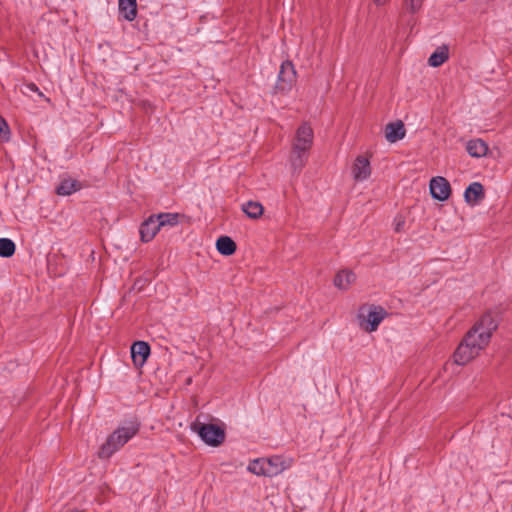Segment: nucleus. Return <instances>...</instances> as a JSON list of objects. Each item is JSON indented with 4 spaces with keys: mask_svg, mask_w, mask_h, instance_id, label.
Masks as SVG:
<instances>
[{
    "mask_svg": "<svg viewBox=\"0 0 512 512\" xmlns=\"http://www.w3.org/2000/svg\"><path fill=\"white\" fill-rule=\"evenodd\" d=\"M406 130L402 121L392 122L386 125L385 138L390 143H395L405 137Z\"/></svg>",
    "mask_w": 512,
    "mask_h": 512,
    "instance_id": "11",
    "label": "nucleus"
},
{
    "mask_svg": "<svg viewBox=\"0 0 512 512\" xmlns=\"http://www.w3.org/2000/svg\"><path fill=\"white\" fill-rule=\"evenodd\" d=\"M430 193L432 197L439 201H445L451 194L450 183L444 177L437 176L430 180Z\"/></svg>",
    "mask_w": 512,
    "mask_h": 512,
    "instance_id": "8",
    "label": "nucleus"
},
{
    "mask_svg": "<svg viewBox=\"0 0 512 512\" xmlns=\"http://www.w3.org/2000/svg\"><path fill=\"white\" fill-rule=\"evenodd\" d=\"M120 14L127 21H133L137 16L136 0H118Z\"/></svg>",
    "mask_w": 512,
    "mask_h": 512,
    "instance_id": "15",
    "label": "nucleus"
},
{
    "mask_svg": "<svg viewBox=\"0 0 512 512\" xmlns=\"http://www.w3.org/2000/svg\"><path fill=\"white\" fill-rule=\"evenodd\" d=\"M313 140L314 132L311 126L308 123L301 124L293 138L289 158L294 173H299L306 165Z\"/></svg>",
    "mask_w": 512,
    "mask_h": 512,
    "instance_id": "2",
    "label": "nucleus"
},
{
    "mask_svg": "<svg viewBox=\"0 0 512 512\" xmlns=\"http://www.w3.org/2000/svg\"><path fill=\"white\" fill-rule=\"evenodd\" d=\"M160 230L157 219L154 216H150L140 227L141 239L144 242H149Z\"/></svg>",
    "mask_w": 512,
    "mask_h": 512,
    "instance_id": "14",
    "label": "nucleus"
},
{
    "mask_svg": "<svg viewBox=\"0 0 512 512\" xmlns=\"http://www.w3.org/2000/svg\"><path fill=\"white\" fill-rule=\"evenodd\" d=\"M465 201L470 205H476L484 198V188L479 182L471 183L464 192Z\"/></svg>",
    "mask_w": 512,
    "mask_h": 512,
    "instance_id": "12",
    "label": "nucleus"
},
{
    "mask_svg": "<svg viewBox=\"0 0 512 512\" xmlns=\"http://www.w3.org/2000/svg\"><path fill=\"white\" fill-rule=\"evenodd\" d=\"M405 225V219L403 216H396L394 219V230L396 232H401Z\"/></svg>",
    "mask_w": 512,
    "mask_h": 512,
    "instance_id": "26",
    "label": "nucleus"
},
{
    "mask_svg": "<svg viewBox=\"0 0 512 512\" xmlns=\"http://www.w3.org/2000/svg\"><path fill=\"white\" fill-rule=\"evenodd\" d=\"M484 327L485 326L482 324V318H481L472 328V329H477L476 344L480 342L479 335L481 334V332L486 330V328H484Z\"/></svg>",
    "mask_w": 512,
    "mask_h": 512,
    "instance_id": "27",
    "label": "nucleus"
},
{
    "mask_svg": "<svg viewBox=\"0 0 512 512\" xmlns=\"http://www.w3.org/2000/svg\"><path fill=\"white\" fill-rule=\"evenodd\" d=\"M355 281V273L349 269H343L335 275L334 285L340 290H348Z\"/></svg>",
    "mask_w": 512,
    "mask_h": 512,
    "instance_id": "13",
    "label": "nucleus"
},
{
    "mask_svg": "<svg viewBox=\"0 0 512 512\" xmlns=\"http://www.w3.org/2000/svg\"><path fill=\"white\" fill-rule=\"evenodd\" d=\"M150 355V346L145 341H136L131 346V357L137 367H142Z\"/></svg>",
    "mask_w": 512,
    "mask_h": 512,
    "instance_id": "9",
    "label": "nucleus"
},
{
    "mask_svg": "<svg viewBox=\"0 0 512 512\" xmlns=\"http://www.w3.org/2000/svg\"><path fill=\"white\" fill-rule=\"evenodd\" d=\"M352 174L356 181L366 180L371 174L369 160L364 156H358L353 164Z\"/></svg>",
    "mask_w": 512,
    "mask_h": 512,
    "instance_id": "10",
    "label": "nucleus"
},
{
    "mask_svg": "<svg viewBox=\"0 0 512 512\" xmlns=\"http://www.w3.org/2000/svg\"><path fill=\"white\" fill-rule=\"evenodd\" d=\"M389 0H374V2L377 4V5H384L388 2Z\"/></svg>",
    "mask_w": 512,
    "mask_h": 512,
    "instance_id": "29",
    "label": "nucleus"
},
{
    "mask_svg": "<svg viewBox=\"0 0 512 512\" xmlns=\"http://www.w3.org/2000/svg\"><path fill=\"white\" fill-rule=\"evenodd\" d=\"M81 185L78 181L71 178H63L56 189L58 195L69 196L78 191Z\"/></svg>",
    "mask_w": 512,
    "mask_h": 512,
    "instance_id": "18",
    "label": "nucleus"
},
{
    "mask_svg": "<svg viewBox=\"0 0 512 512\" xmlns=\"http://www.w3.org/2000/svg\"><path fill=\"white\" fill-rule=\"evenodd\" d=\"M424 0H404L405 8L412 14L419 12L423 6Z\"/></svg>",
    "mask_w": 512,
    "mask_h": 512,
    "instance_id": "24",
    "label": "nucleus"
},
{
    "mask_svg": "<svg viewBox=\"0 0 512 512\" xmlns=\"http://www.w3.org/2000/svg\"><path fill=\"white\" fill-rule=\"evenodd\" d=\"M386 311L380 306H370L367 314L364 311L360 314V325L367 332L376 331L379 324L383 321Z\"/></svg>",
    "mask_w": 512,
    "mask_h": 512,
    "instance_id": "5",
    "label": "nucleus"
},
{
    "mask_svg": "<svg viewBox=\"0 0 512 512\" xmlns=\"http://www.w3.org/2000/svg\"><path fill=\"white\" fill-rule=\"evenodd\" d=\"M139 431L136 423L130 422L125 426L118 427L112 432L98 451L101 459H109L114 453L119 451L129 440H131Z\"/></svg>",
    "mask_w": 512,
    "mask_h": 512,
    "instance_id": "3",
    "label": "nucleus"
},
{
    "mask_svg": "<svg viewBox=\"0 0 512 512\" xmlns=\"http://www.w3.org/2000/svg\"><path fill=\"white\" fill-rule=\"evenodd\" d=\"M218 252L225 256H230L236 251V243L228 236H221L216 241Z\"/></svg>",
    "mask_w": 512,
    "mask_h": 512,
    "instance_id": "19",
    "label": "nucleus"
},
{
    "mask_svg": "<svg viewBox=\"0 0 512 512\" xmlns=\"http://www.w3.org/2000/svg\"><path fill=\"white\" fill-rule=\"evenodd\" d=\"M154 217L157 219L159 228H161L164 226H175L178 224L179 215L176 213H160Z\"/></svg>",
    "mask_w": 512,
    "mask_h": 512,
    "instance_id": "21",
    "label": "nucleus"
},
{
    "mask_svg": "<svg viewBox=\"0 0 512 512\" xmlns=\"http://www.w3.org/2000/svg\"><path fill=\"white\" fill-rule=\"evenodd\" d=\"M263 458L251 461L247 467L248 471L257 476H266V468Z\"/></svg>",
    "mask_w": 512,
    "mask_h": 512,
    "instance_id": "23",
    "label": "nucleus"
},
{
    "mask_svg": "<svg viewBox=\"0 0 512 512\" xmlns=\"http://www.w3.org/2000/svg\"><path fill=\"white\" fill-rule=\"evenodd\" d=\"M27 88L30 90V91H38V88L36 87L35 84H29L27 85Z\"/></svg>",
    "mask_w": 512,
    "mask_h": 512,
    "instance_id": "28",
    "label": "nucleus"
},
{
    "mask_svg": "<svg viewBox=\"0 0 512 512\" xmlns=\"http://www.w3.org/2000/svg\"><path fill=\"white\" fill-rule=\"evenodd\" d=\"M466 150L471 157L480 158L487 154L488 145L481 139H473L467 142Z\"/></svg>",
    "mask_w": 512,
    "mask_h": 512,
    "instance_id": "17",
    "label": "nucleus"
},
{
    "mask_svg": "<svg viewBox=\"0 0 512 512\" xmlns=\"http://www.w3.org/2000/svg\"><path fill=\"white\" fill-rule=\"evenodd\" d=\"M449 59V48L447 45H441L428 58V65L439 67Z\"/></svg>",
    "mask_w": 512,
    "mask_h": 512,
    "instance_id": "16",
    "label": "nucleus"
},
{
    "mask_svg": "<svg viewBox=\"0 0 512 512\" xmlns=\"http://www.w3.org/2000/svg\"><path fill=\"white\" fill-rule=\"evenodd\" d=\"M10 137V129L6 121L0 116V142L8 141Z\"/></svg>",
    "mask_w": 512,
    "mask_h": 512,
    "instance_id": "25",
    "label": "nucleus"
},
{
    "mask_svg": "<svg viewBox=\"0 0 512 512\" xmlns=\"http://www.w3.org/2000/svg\"><path fill=\"white\" fill-rule=\"evenodd\" d=\"M296 70L292 62L285 61L281 64L276 89L280 92H288L296 82Z\"/></svg>",
    "mask_w": 512,
    "mask_h": 512,
    "instance_id": "6",
    "label": "nucleus"
},
{
    "mask_svg": "<svg viewBox=\"0 0 512 512\" xmlns=\"http://www.w3.org/2000/svg\"><path fill=\"white\" fill-rule=\"evenodd\" d=\"M482 324L485 326L484 328H486V330L482 331L479 335V343L476 344L477 329H471L458 345L453 355L454 362L457 365H466L476 358L489 344L492 333L497 328V323L491 314H485L482 316Z\"/></svg>",
    "mask_w": 512,
    "mask_h": 512,
    "instance_id": "1",
    "label": "nucleus"
},
{
    "mask_svg": "<svg viewBox=\"0 0 512 512\" xmlns=\"http://www.w3.org/2000/svg\"><path fill=\"white\" fill-rule=\"evenodd\" d=\"M242 211L251 219H258L262 216L264 208L261 203L248 201L242 205Z\"/></svg>",
    "mask_w": 512,
    "mask_h": 512,
    "instance_id": "20",
    "label": "nucleus"
},
{
    "mask_svg": "<svg viewBox=\"0 0 512 512\" xmlns=\"http://www.w3.org/2000/svg\"><path fill=\"white\" fill-rule=\"evenodd\" d=\"M193 430L210 446L220 445L225 438L224 431L214 424L195 423Z\"/></svg>",
    "mask_w": 512,
    "mask_h": 512,
    "instance_id": "4",
    "label": "nucleus"
},
{
    "mask_svg": "<svg viewBox=\"0 0 512 512\" xmlns=\"http://www.w3.org/2000/svg\"><path fill=\"white\" fill-rule=\"evenodd\" d=\"M266 468V477L277 476L286 469L292 466L291 458H283L281 456H273L270 458H263Z\"/></svg>",
    "mask_w": 512,
    "mask_h": 512,
    "instance_id": "7",
    "label": "nucleus"
},
{
    "mask_svg": "<svg viewBox=\"0 0 512 512\" xmlns=\"http://www.w3.org/2000/svg\"><path fill=\"white\" fill-rule=\"evenodd\" d=\"M15 243L8 238H0V256L11 257L15 253Z\"/></svg>",
    "mask_w": 512,
    "mask_h": 512,
    "instance_id": "22",
    "label": "nucleus"
}]
</instances>
